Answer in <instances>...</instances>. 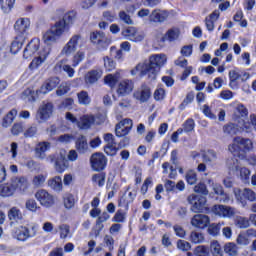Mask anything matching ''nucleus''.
Instances as JSON below:
<instances>
[{"label":"nucleus","instance_id":"f257e3e1","mask_svg":"<svg viewBox=\"0 0 256 256\" xmlns=\"http://www.w3.org/2000/svg\"><path fill=\"white\" fill-rule=\"evenodd\" d=\"M165 63H167V56L165 54H153L149 57L148 62L138 64L131 73L135 75L139 72L140 75H148L151 81H155V79H157V73L161 71V67H163Z\"/></svg>","mask_w":256,"mask_h":256},{"label":"nucleus","instance_id":"f03ea898","mask_svg":"<svg viewBox=\"0 0 256 256\" xmlns=\"http://www.w3.org/2000/svg\"><path fill=\"white\" fill-rule=\"evenodd\" d=\"M228 149L234 157H245V153L253 149V142L249 138L235 137Z\"/></svg>","mask_w":256,"mask_h":256},{"label":"nucleus","instance_id":"7ed1b4c3","mask_svg":"<svg viewBox=\"0 0 256 256\" xmlns=\"http://www.w3.org/2000/svg\"><path fill=\"white\" fill-rule=\"evenodd\" d=\"M37 233H39V226L37 224H32L30 227L19 226L12 231V237L17 239V241L25 242L33 239V237H37Z\"/></svg>","mask_w":256,"mask_h":256},{"label":"nucleus","instance_id":"20e7f679","mask_svg":"<svg viewBox=\"0 0 256 256\" xmlns=\"http://www.w3.org/2000/svg\"><path fill=\"white\" fill-rule=\"evenodd\" d=\"M82 40L83 36H81V34H74L62 48L60 55L71 57V55L76 53L77 49H79Z\"/></svg>","mask_w":256,"mask_h":256},{"label":"nucleus","instance_id":"39448f33","mask_svg":"<svg viewBox=\"0 0 256 256\" xmlns=\"http://www.w3.org/2000/svg\"><path fill=\"white\" fill-rule=\"evenodd\" d=\"M63 33L65 32L62 30V28L55 24L43 34L42 41L45 45L51 47V45L59 41Z\"/></svg>","mask_w":256,"mask_h":256},{"label":"nucleus","instance_id":"423d86ee","mask_svg":"<svg viewBox=\"0 0 256 256\" xmlns=\"http://www.w3.org/2000/svg\"><path fill=\"white\" fill-rule=\"evenodd\" d=\"M228 169L231 171H239L240 179L243 183H249V179L251 177V170L249 168L241 166L239 160L237 158H232L227 161Z\"/></svg>","mask_w":256,"mask_h":256},{"label":"nucleus","instance_id":"0eeeda50","mask_svg":"<svg viewBox=\"0 0 256 256\" xmlns=\"http://www.w3.org/2000/svg\"><path fill=\"white\" fill-rule=\"evenodd\" d=\"M234 195L237 201H240L242 207H245L247 205V201H251L252 203L256 201V193L250 188H244L242 190L239 188H235Z\"/></svg>","mask_w":256,"mask_h":256},{"label":"nucleus","instance_id":"6e6552de","mask_svg":"<svg viewBox=\"0 0 256 256\" xmlns=\"http://www.w3.org/2000/svg\"><path fill=\"white\" fill-rule=\"evenodd\" d=\"M187 201L192 205L190 209L193 213H203L206 209L207 198L203 196L192 194L187 197Z\"/></svg>","mask_w":256,"mask_h":256},{"label":"nucleus","instance_id":"1a4fd4ad","mask_svg":"<svg viewBox=\"0 0 256 256\" xmlns=\"http://www.w3.org/2000/svg\"><path fill=\"white\" fill-rule=\"evenodd\" d=\"M90 41L94 45H97L100 51H105L111 45V39L105 36L103 32H92L90 34Z\"/></svg>","mask_w":256,"mask_h":256},{"label":"nucleus","instance_id":"9d476101","mask_svg":"<svg viewBox=\"0 0 256 256\" xmlns=\"http://www.w3.org/2000/svg\"><path fill=\"white\" fill-rule=\"evenodd\" d=\"M53 115V103L43 102L36 113V121L38 123H45Z\"/></svg>","mask_w":256,"mask_h":256},{"label":"nucleus","instance_id":"9b49d317","mask_svg":"<svg viewBox=\"0 0 256 256\" xmlns=\"http://www.w3.org/2000/svg\"><path fill=\"white\" fill-rule=\"evenodd\" d=\"M35 197L42 207L49 208L55 205V197L45 189L38 190L35 193Z\"/></svg>","mask_w":256,"mask_h":256},{"label":"nucleus","instance_id":"f8f14e48","mask_svg":"<svg viewBox=\"0 0 256 256\" xmlns=\"http://www.w3.org/2000/svg\"><path fill=\"white\" fill-rule=\"evenodd\" d=\"M212 213L214 215H217L218 217H222L224 219H231V217L235 216V208L231 206H225V205H214L211 209Z\"/></svg>","mask_w":256,"mask_h":256},{"label":"nucleus","instance_id":"ddd939ff","mask_svg":"<svg viewBox=\"0 0 256 256\" xmlns=\"http://www.w3.org/2000/svg\"><path fill=\"white\" fill-rule=\"evenodd\" d=\"M93 171H103L107 167V157L103 153H94L90 158Z\"/></svg>","mask_w":256,"mask_h":256},{"label":"nucleus","instance_id":"4468645a","mask_svg":"<svg viewBox=\"0 0 256 256\" xmlns=\"http://www.w3.org/2000/svg\"><path fill=\"white\" fill-rule=\"evenodd\" d=\"M131 129H133V120L128 118L123 119L116 125V137H125V135H129Z\"/></svg>","mask_w":256,"mask_h":256},{"label":"nucleus","instance_id":"2eb2a0df","mask_svg":"<svg viewBox=\"0 0 256 256\" xmlns=\"http://www.w3.org/2000/svg\"><path fill=\"white\" fill-rule=\"evenodd\" d=\"M31 27V21L28 18H20L14 24L16 37H27V31Z\"/></svg>","mask_w":256,"mask_h":256},{"label":"nucleus","instance_id":"dca6fc26","mask_svg":"<svg viewBox=\"0 0 256 256\" xmlns=\"http://www.w3.org/2000/svg\"><path fill=\"white\" fill-rule=\"evenodd\" d=\"M69 167V160H67V150L61 149L55 161V169L57 173H64L65 169Z\"/></svg>","mask_w":256,"mask_h":256},{"label":"nucleus","instance_id":"f3484780","mask_svg":"<svg viewBox=\"0 0 256 256\" xmlns=\"http://www.w3.org/2000/svg\"><path fill=\"white\" fill-rule=\"evenodd\" d=\"M124 37H127L129 41L133 43H141L145 39V32L137 30L135 27H128L123 32Z\"/></svg>","mask_w":256,"mask_h":256},{"label":"nucleus","instance_id":"a211bd4d","mask_svg":"<svg viewBox=\"0 0 256 256\" xmlns=\"http://www.w3.org/2000/svg\"><path fill=\"white\" fill-rule=\"evenodd\" d=\"M49 55H51V47H49V46L43 47L39 51V56L32 60L29 67L31 69H37V67H39L40 65H43V63H45V61H47V57H49Z\"/></svg>","mask_w":256,"mask_h":256},{"label":"nucleus","instance_id":"6ab92c4d","mask_svg":"<svg viewBox=\"0 0 256 256\" xmlns=\"http://www.w3.org/2000/svg\"><path fill=\"white\" fill-rule=\"evenodd\" d=\"M59 83H61L59 77H51L42 84V86L39 90L36 91V93H40L41 95H47V93H51V91H53V89H55L57 85H59Z\"/></svg>","mask_w":256,"mask_h":256},{"label":"nucleus","instance_id":"aec40b11","mask_svg":"<svg viewBox=\"0 0 256 256\" xmlns=\"http://www.w3.org/2000/svg\"><path fill=\"white\" fill-rule=\"evenodd\" d=\"M190 223L196 229H205L211 223V219L205 214H196L192 217Z\"/></svg>","mask_w":256,"mask_h":256},{"label":"nucleus","instance_id":"412c9836","mask_svg":"<svg viewBox=\"0 0 256 256\" xmlns=\"http://www.w3.org/2000/svg\"><path fill=\"white\" fill-rule=\"evenodd\" d=\"M75 17H77V12L75 11H68L66 12L63 17L62 20H59L58 22H56L55 24L62 29V31L65 32V29H69L70 25H73V21H75Z\"/></svg>","mask_w":256,"mask_h":256},{"label":"nucleus","instance_id":"4be33fe9","mask_svg":"<svg viewBox=\"0 0 256 256\" xmlns=\"http://www.w3.org/2000/svg\"><path fill=\"white\" fill-rule=\"evenodd\" d=\"M40 45L41 40H39L38 38H33L25 47L23 52V58L31 59V57H33V55H35V53L39 51Z\"/></svg>","mask_w":256,"mask_h":256},{"label":"nucleus","instance_id":"5701e85b","mask_svg":"<svg viewBox=\"0 0 256 256\" xmlns=\"http://www.w3.org/2000/svg\"><path fill=\"white\" fill-rule=\"evenodd\" d=\"M149 19L152 23H165V21L169 19V11L155 9L150 14Z\"/></svg>","mask_w":256,"mask_h":256},{"label":"nucleus","instance_id":"b1692460","mask_svg":"<svg viewBox=\"0 0 256 256\" xmlns=\"http://www.w3.org/2000/svg\"><path fill=\"white\" fill-rule=\"evenodd\" d=\"M12 187H14V191L18 189L19 191H27L29 187V180L26 176H18L11 178Z\"/></svg>","mask_w":256,"mask_h":256},{"label":"nucleus","instance_id":"393cba45","mask_svg":"<svg viewBox=\"0 0 256 256\" xmlns=\"http://www.w3.org/2000/svg\"><path fill=\"white\" fill-rule=\"evenodd\" d=\"M50 149L51 143L47 141L39 142L34 149L36 159H45V153H47V151H49Z\"/></svg>","mask_w":256,"mask_h":256},{"label":"nucleus","instance_id":"a878e982","mask_svg":"<svg viewBox=\"0 0 256 256\" xmlns=\"http://www.w3.org/2000/svg\"><path fill=\"white\" fill-rule=\"evenodd\" d=\"M92 125H95V116L90 114L83 115L77 122L79 129H91Z\"/></svg>","mask_w":256,"mask_h":256},{"label":"nucleus","instance_id":"bb28decb","mask_svg":"<svg viewBox=\"0 0 256 256\" xmlns=\"http://www.w3.org/2000/svg\"><path fill=\"white\" fill-rule=\"evenodd\" d=\"M134 97L138 101H141V103H145V101H148L149 97H151V88L147 85H143L140 90L134 93Z\"/></svg>","mask_w":256,"mask_h":256},{"label":"nucleus","instance_id":"cd10ccee","mask_svg":"<svg viewBox=\"0 0 256 256\" xmlns=\"http://www.w3.org/2000/svg\"><path fill=\"white\" fill-rule=\"evenodd\" d=\"M27 40V36H16L14 41L11 43L10 50L13 55H17L19 51H21V48L25 44V41Z\"/></svg>","mask_w":256,"mask_h":256},{"label":"nucleus","instance_id":"c85d7f7f","mask_svg":"<svg viewBox=\"0 0 256 256\" xmlns=\"http://www.w3.org/2000/svg\"><path fill=\"white\" fill-rule=\"evenodd\" d=\"M100 77H103V71L91 70L85 75V83L87 85H93V83H97L99 81Z\"/></svg>","mask_w":256,"mask_h":256},{"label":"nucleus","instance_id":"c756f323","mask_svg":"<svg viewBox=\"0 0 256 256\" xmlns=\"http://www.w3.org/2000/svg\"><path fill=\"white\" fill-rule=\"evenodd\" d=\"M75 147L78 153L85 154L89 150V144L87 143V137L80 135L76 138Z\"/></svg>","mask_w":256,"mask_h":256},{"label":"nucleus","instance_id":"7c9ffc66","mask_svg":"<svg viewBox=\"0 0 256 256\" xmlns=\"http://www.w3.org/2000/svg\"><path fill=\"white\" fill-rule=\"evenodd\" d=\"M133 91V81L123 80L119 83L117 93L118 95H129Z\"/></svg>","mask_w":256,"mask_h":256},{"label":"nucleus","instance_id":"2f4dec72","mask_svg":"<svg viewBox=\"0 0 256 256\" xmlns=\"http://www.w3.org/2000/svg\"><path fill=\"white\" fill-rule=\"evenodd\" d=\"M48 187L52 189V191H55V193L59 191H63V179L61 176H55L48 180Z\"/></svg>","mask_w":256,"mask_h":256},{"label":"nucleus","instance_id":"473e14b6","mask_svg":"<svg viewBox=\"0 0 256 256\" xmlns=\"http://www.w3.org/2000/svg\"><path fill=\"white\" fill-rule=\"evenodd\" d=\"M220 15L221 13L219 12V10H215L213 13L205 18V25L208 31H213L215 29V21L219 19Z\"/></svg>","mask_w":256,"mask_h":256},{"label":"nucleus","instance_id":"72a5a7b5","mask_svg":"<svg viewBox=\"0 0 256 256\" xmlns=\"http://www.w3.org/2000/svg\"><path fill=\"white\" fill-rule=\"evenodd\" d=\"M121 79V72L117 71L115 74H108L104 78V83L109 87H115L119 80Z\"/></svg>","mask_w":256,"mask_h":256},{"label":"nucleus","instance_id":"f704fd0d","mask_svg":"<svg viewBox=\"0 0 256 256\" xmlns=\"http://www.w3.org/2000/svg\"><path fill=\"white\" fill-rule=\"evenodd\" d=\"M234 225L238 229H248V227H251V220L247 217L237 216L234 220Z\"/></svg>","mask_w":256,"mask_h":256},{"label":"nucleus","instance_id":"c9c22d12","mask_svg":"<svg viewBox=\"0 0 256 256\" xmlns=\"http://www.w3.org/2000/svg\"><path fill=\"white\" fill-rule=\"evenodd\" d=\"M15 193V187H13L12 182L0 185V195L1 197H11Z\"/></svg>","mask_w":256,"mask_h":256},{"label":"nucleus","instance_id":"e433bc0d","mask_svg":"<svg viewBox=\"0 0 256 256\" xmlns=\"http://www.w3.org/2000/svg\"><path fill=\"white\" fill-rule=\"evenodd\" d=\"M8 218L10 221H21L23 219V213L17 207H12L8 212Z\"/></svg>","mask_w":256,"mask_h":256},{"label":"nucleus","instance_id":"4c0bfd02","mask_svg":"<svg viewBox=\"0 0 256 256\" xmlns=\"http://www.w3.org/2000/svg\"><path fill=\"white\" fill-rule=\"evenodd\" d=\"M213 191L215 195H220V201H222V203H227V201H229V196L225 194V191H223V186H221V184H213Z\"/></svg>","mask_w":256,"mask_h":256},{"label":"nucleus","instance_id":"58836bf2","mask_svg":"<svg viewBox=\"0 0 256 256\" xmlns=\"http://www.w3.org/2000/svg\"><path fill=\"white\" fill-rule=\"evenodd\" d=\"M15 117H17V110L12 109L10 112H8L6 117L3 118L2 127H9L13 121H15Z\"/></svg>","mask_w":256,"mask_h":256},{"label":"nucleus","instance_id":"ea45409f","mask_svg":"<svg viewBox=\"0 0 256 256\" xmlns=\"http://www.w3.org/2000/svg\"><path fill=\"white\" fill-rule=\"evenodd\" d=\"M189 241H191V243H194V245H197L205 241V236L201 232L192 231L189 236Z\"/></svg>","mask_w":256,"mask_h":256},{"label":"nucleus","instance_id":"a19ab883","mask_svg":"<svg viewBox=\"0 0 256 256\" xmlns=\"http://www.w3.org/2000/svg\"><path fill=\"white\" fill-rule=\"evenodd\" d=\"M110 215L107 212H103L96 220V227H98V232L96 233V237L97 235H99V231L103 230V223H105L106 221H109L110 219Z\"/></svg>","mask_w":256,"mask_h":256},{"label":"nucleus","instance_id":"79ce46f5","mask_svg":"<svg viewBox=\"0 0 256 256\" xmlns=\"http://www.w3.org/2000/svg\"><path fill=\"white\" fill-rule=\"evenodd\" d=\"M179 35H181V32L178 28H171L166 32L165 39L170 42L177 41V39H179Z\"/></svg>","mask_w":256,"mask_h":256},{"label":"nucleus","instance_id":"37998d69","mask_svg":"<svg viewBox=\"0 0 256 256\" xmlns=\"http://www.w3.org/2000/svg\"><path fill=\"white\" fill-rule=\"evenodd\" d=\"M46 181H47V175L38 174L32 178V185L37 188L43 187V185H45Z\"/></svg>","mask_w":256,"mask_h":256},{"label":"nucleus","instance_id":"c03bdc74","mask_svg":"<svg viewBox=\"0 0 256 256\" xmlns=\"http://www.w3.org/2000/svg\"><path fill=\"white\" fill-rule=\"evenodd\" d=\"M210 251L213 256H223V249L217 240L211 242Z\"/></svg>","mask_w":256,"mask_h":256},{"label":"nucleus","instance_id":"a18cd8bd","mask_svg":"<svg viewBox=\"0 0 256 256\" xmlns=\"http://www.w3.org/2000/svg\"><path fill=\"white\" fill-rule=\"evenodd\" d=\"M65 63V60H62L56 64V67L62 68V71L67 73L68 77H74L75 76V69L71 67V65H63Z\"/></svg>","mask_w":256,"mask_h":256},{"label":"nucleus","instance_id":"49530a36","mask_svg":"<svg viewBox=\"0 0 256 256\" xmlns=\"http://www.w3.org/2000/svg\"><path fill=\"white\" fill-rule=\"evenodd\" d=\"M224 253L230 256L237 255V244L233 242H228L224 245Z\"/></svg>","mask_w":256,"mask_h":256},{"label":"nucleus","instance_id":"de8ad7c7","mask_svg":"<svg viewBox=\"0 0 256 256\" xmlns=\"http://www.w3.org/2000/svg\"><path fill=\"white\" fill-rule=\"evenodd\" d=\"M0 4L3 13H11L15 0H0Z\"/></svg>","mask_w":256,"mask_h":256},{"label":"nucleus","instance_id":"09e8293b","mask_svg":"<svg viewBox=\"0 0 256 256\" xmlns=\"http://www.w3.org/2000/svg\"><path fill=\"white\" fill-rule=\"evenodd\" d=\"M236 243L240 247H247L251 243V240L247 237V235L244 232H241L237 238Z\"/></svg>","mask_w":256,"mask_h":256},{"label":"nucleus","instance_id":"8fccbe9b","mask_svg":"<svg viewBox=\"0 0 256 256\" xmlns=\"http://www.w3.org/2000/svg\"><path fill=\"white\" fill-rule=\"evenodd\" d=\"M37 125H31L24 131V137L25 139H33V137H37L38 133Z\"/></svg>","mask_w":256,"mask_h":256},{"label":"nucleus","instance_id":"3c124183","mask_svg":"<svg viewBox=\"0 0 256 256\" xmlns=\"http://www.w3.org/2000/svg\"><path fill=\"white\" fill-rule=\"evenodd\" d=\"M77 97L80 105H89V103H91V98L89 97V93H87V91L79 92Z\"/></svg>","mask_w":256,"mask_h":256},{"label":"nucleus","instance_id":"603ef678","mask_svg":"<svg viewBox=\"0 0 256 256\" xmlns=\"http://www.w3.org/2000/svg\"><path fill=\"white\" fill-rule=\"evenodd\" d=\"M104 151L106 155H110L111 157L117 155V151H119V148H117V143L113 142L111 144H106L104 147Z\"/></svg>","mask_w":256,"mask_h":256},{"label":"nucleus","instance_id":"864d4df0","mask_svg":"<svg viewBox=\"0 0 256 256\" xmlns=\"http://www.w3.org/2000/svg\"><path fill=\"white\" fill-rule=\"evenodd\" d=\"M204 163H213V161H217V154L213 150H208L204 152L203 155Z\"/></svg>","mask_w":256,"mask_h":256},{"label":"nucleus","instance_id":"5fc2aeb1","mask_svg":"<svg viewBox=\"0 0 256 256\" xmlns=\"http://www.w3.org/2000/svg\"><path fill=\"white\" fill-rule=\"evenodd\" d=\"M241 73L237 70H231L229 72L230 87H237V81H239Z\"/></svg>","mask_w":256,"mask_h":256},{"label":"nucleus","instance_id":"6e6d98bb","mask_svg":"<svg viewBox=\"0 0 256 256\" xmlns=\"http://www.w3.org/2000/svg\"><path fill=\"white\" fill-rule=\"evenodd\" d=\"M71 91V87L69 86V83L62 82L61 85L56 90V95L58 97H63V95H66V93H69Z\"/></svg>","mask_w":256,"mask_h":256},{"label":"nucleus","instance_id":"4d7b16f0","mask_svg":"<svg viewBox=\"0 0 256 256\" xmlns=\"http://www.w3.org/2000/svg\"><path fill=\"white\" fill-rule=\"evenodd\" d=\"M26 209L28 211H31L32 213H37L41 207L37 204V202L34 199L27 200L25 203Z\"/></svg>","mask_w":256,"mask_h":256},{"label":"nucleus","instance_id":"13d9d810","mask_svg":"<svg viewBox=\"0 0 256 256\" xmlns=\"http://www.w3.org/2000/svg\"><path fill=\"white\" fill-rule=\"evenodd\" d=\"M194 255H196V256H209L210 255L209 247H207L205 245L197 246L194 250Z\"/></svg>","mask_w":256,"mask_h":256},{"label":"nucleus","instance_id":"bf43d9fd","mask_svg":"<svg viewBox=\"0 0 256 256\" xmlns=\"http://www.w3.org/2000/svg\"><path fill=\"white\" fill-rule=\"evenodd\" d=\"M237 131H239V129L237 128V125L233 123H229L223 127V132L226 135H237Z\"/></svg>","mask_w":256,"mask_h":256},{"label":"nucleus","instance_id":"052dcab7","mask_svg":"<svg viewBox=\"0 0 256 256\" xmlns=\"http://www.w3.org/2000/svg\"><path fill=\"white\" fill-rule=\"evenodd\" d=\"M64 207L66 209H73L75 207V197L72 194H66L64 196Z\"/></svg>","mask_w":256,"mask_h":256},{"label":"nucleus","instance_id":"680f3d73","mask_svg":"<svg viewBox=\"0 0 256 256\" xmlns=\"http://www.w3.org/2000/svg\"><path fill=\"white\" fill-rule=\"evenodd\" d=\"M182 127H183L185 133H191L195 129V120H193V118L187 119L183 123Z\"/></svg>","mask_w":256,"mask_h":256},{"label":"nucleus","instance_id":"e2e57ef3","mask_svg":"<svg viewBox=\"0 0 256 256\" xmlns=\"http://www.w3.org/2000/svg\"><path fill=\"white\" fill-rule=\"evenodd\" d=\"M118 17L122 23H125L126 25H133V19H131V16L127 14V12L123 10L120 11Z\"/></svg>","mask_w":256,"mask_h":256},{"label":"nucleus","instance_id":"0e129e2a","mask_svg":"<svg viewBox=\"0 0 256 256\" xmlns=\"http://www.w3.org/2000/svg\"><path fill=\"white\" fill-rule=\"evenodd\" d=\"M85 59V53L78 51L72 58V67H77Z\"/></svg>","mask_w":256,"mask_h":256},{"label":"nucleus","instance_id":"69168bd1","mask_svg":"<svg viewBox=\"0 0 256 256\" xmlns=\"http://www.w3.org/2000/svg\"><path fill=\"white\" fill-rule=\"evenodd\" d=\"M186 181L188 185H195L197 183V173L193 170L188 171L186 174Z\"/></svg>","mask_w":256,"mask_h":256},{"label":"nucleus","instance_id":"338daca9","mask_svg":"<svg viewBox=\"0 0 256 256\" xmlns=\"http://www.w3.org/2000/svg\"><path fill=\"white\" fill-rule=\"evenodd\" d=\"M165 97H166L165 89L158 87L154 92L155 101H163V99H165Z\"/></svg>","mask_w":256,"mask_h":256},{"label":"nucleus","instance_id":"774afa93","mask_svg":"<svg viewBox=\"0 0 256 256\" xmlns=\"http://www.w3.org/2000/svg\"><path fill=\"white\" fill-rule=\"evenodd\" d=\"M177 249H179L180 251H189V249H191V243L185 240H178Z\"/></svg>","mask_w":256,"mask_h":256}]
</instances>
